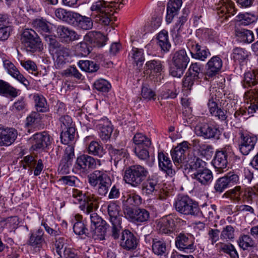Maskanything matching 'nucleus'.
I'll list each match as a JSON object with an SVG mask.
<instances>
[{"mask_svg":"<svg viewBox=\"0 0 258 258\" xmlns=\"http://www.w3.org/2000/svg\"><path fill=\"white\" fill-rule=\"evenodd\" d=\"M182 0H170L167 4L166 21L170 23L174 17L178 14L182 6Z\"/></svg>","mask_w":258,"mask_h":258,"instance_id":"nucleus-27","label":"nucleus"},{"mask_svg":"<svg viewBox=\"0 0 258 258\" xmlns=\"http://www.w3.org/2000/svg\"><path fill=\"white\" fill-rule=\"evenodd\" d=\"M120 211V207L116 202H110L107 206L109 221L111 224V234L115 239L118 238L122 229V216L119 214Z\"/></svg>","mask_w":258,"mask_h":258,"instance_id":"nucleus-5","label":"nucleus"},{"mask_svg":"<svg viewBox=\"0 0 258 258\" xmlns=\"http://www.w3.org/2000/svg\"><path fill=\"white\" fill-rule=\"evenodd\" d=\"M227 153L225 150L217 151L212 164L215 169L219 172H223L227 166Z\"/></svg>","mask_w":258,"mask_h":258,"instance_id":"nucleus-24","label":"nucleus"},{"mask_svg":"<svg viewBox=\"0 0 258 258\" xmlns=\"http://www.w3.org/2000/svg\"><path fill=\"white\" fill-rule=\"evenodd\" d=\"M70 196L72 198V202L75 204H80L82 201H86L87 197L82 193V191L77 188H73Z\"/></svg>","mask_w":258,"mask_h":258,"instance_id":"nucleus-60","label":"nucleus"},{"mask_svg":"<svg viewBox=\"0 0 258 258\" xmlns=\"http://www.w3.org/2000/svg\"><path fill=\"white\" fill-rule=\"evenodd\" d=\"M74 156V147L71 145L68 146L65 149L64 155L60 161V165H63L65 169L69 167Z\"/></svg>","mask_w":258,"mask_h":258,"instance_id":"nucleus-40","label":"nucleus"},{"mask_svg":"<svg viewBox=\"0 0 258 258\" xmlns=\"http://www.w3.org/2000/svg\"><path fill=\"white\" fill-rule=\"evenodd\" d=\"M106 226L107 224L106 225H101L99 227L96 226L90 228L91 236L95 240L104 239L107 229Z\"/></svg>","mask_w":258,"mask_h":258,"instance_id":"nucleus-45","label":"nucleus"},{"mask_svg":"<svg viewBox=\"0 0 258 258\" xmlns=\"http://www.w3.org/2000/svg\"><path fill=\"white\" fill-rule=\"evenodd\" d=\"M175 210L179 213L186 216H198L200 209L198 203L187 196H179L174 203Z\"/></svg>","mask_w":258,"mask_h":258,"instance_id":"nucleus-4","label":"nucleus"},{"mask_svg":"<svg viewBox=\"0 0 258 258\" xmlns=\"http://www.w3.org/2000/svg\"><path fill=\"white\" fill-rule=\"evenodd\" d=\"M60 139L61 143L67 145L72 142L75 138L76 130L74 127H69L66 130H61Z\"/></svg>","mask_w":258,"mask_h":258,"instance_id":"nucleus-47","label":"nucleus"},{"mask_svg":"<svg viewBox=\"0 0 258 258\" xmlns=\"http://www.w3.org/2000/svg\"><path fill=\"white\" fill-rule=\"evenodd\" d=\"M203 216L206 217L207 218H213L216 214V206L215 205H206L202 208V210L200 211Z\"/></svg>","mask_w":258,"mask_h":258,"instance_id":"nucleus-63","label":"nucleus"},{"mask_svg":"<svg viewBox=\"0 0 258 258\" xmlns=\"http://www.w3.org/2000/svg\"><path fill=\"white\" fill-rule=\"evenodd\" d=\"M88 152L89 154L98 157H102L106 152L101 144L97 141H91L88 147Z\"/></svg>","mask_w":258,"mask_h":258,"instance_id":"nucleus-37","label":"nucleus"},{"mask_svg":"<svg viewBox=\"0 0 258 258\" xmlns=\"http://www.w3.org/2000/svg\"><path fill=\"white\" fill-rule=\"evenodd\" d=\"M222 64L221 58L218 56L212 57L207 64L206 77L212 78L216 75L221 69Z\"/></svg>","mask_w":258,"mask_h":258,"instance_id":"nucleus-23","label":"nucleus"},{"mask_svg":"<svg viewBox=\"0 0 258 258\" xmlns=\"http://www.w3.org/2000/svg\"><path fill=\"white\" fill-rule=\"evenodd\" d=\"M163 62L159 59L147 61L144 67V73H159L163 69Z\"/></svg>","mask_w":258,"mask_h":258,"instance_id":"nucleus-34","label":"nucleus"},{"mask_svg":"<svg viewBox=\"0 0 258 258\" xmlns=\"http://www.w3.org/2000/svg\"><path fill=\"white\" fill-rule=\"evenodd\" d=\"M124 213L125 217L133 222L142 223L147 221L150 218L149 212L145 209L126 208Z\"/></svg>","mask_w":258,"mask_h":258,"instance_id":"nucleus-11","label":"nucleus"},{"mask_svg":"<svg viewBox=\"0 0 258 258\" xmlns=\"http://www.w3.org/2000/svg\"><path fill=\"white\" fill-rule=\"evenodd\" d=\"M243 196L247 202L256 201L258 199V185L247 188L244 190Z\"/></svg>","mask_w":258,"mask_h":258,"instance_id":"nucleus-57","label":"nucleus"},{"mask_svg":"<svg viewBox=\"0 0 258 258\" xmlns=\"http://www.w3.org/2000/svg\"><path fill=\"white\" fill-rule=\"evenodd\" d=\"M216 10L221 23L227 21L236 13L234 3L231 0H220L216 5Z\"/></svg>","mask_w":258,"mask_h":258,"instance_id":"nucleus-8","label":"nucleus"},{"mask_svg":"<svg viewBox=\"0 0 258 258\" xmlns=\"http://www.w3.org/2000/svg\"><path fill=\"white\" fill-rule=\"evenodd\" d=\"M191 177L204 185L209 184L213 180L212 172L207 168L199 172H195L192 174Z\"/></svg>","mask_w":258,"mask_h":258,"instance_id":"nucleus-28","label":"nucleus"},{"mask_svg":"<svg viewBox=\"0 0 258 258\" xmlns=\"http://www.w3.org/2000/svg\"><path fill=\"white\" fill-rule=\"evenodd\" d=\"M189 144L183 141L178 144L171 151L172 158L174 163H181L185 159L186 152L189 149Z\"/></svg>","mask_w":258,"mask_h":258,"instance_id":"nucleus-19","label":"nucleus"},{"mask_svg":"<svg viewBox=\"0 0 258 258\" xmlns=\"http://www.w3.org/2000/svg\"><path fill=\"white\" fill-rule=\"evenodd\" d=\"M243 193L244 190L241 189V187L236 186L234 188L227 191L225 194L230 200L239 202L242 198L244 199V197L243 196Z\"/></svg>","mask_w":258,"mask_h":258,"instance_id":"nucleus-49","label":"nucleus"},{"mask_svg":"<svg viewBox=\"0 0 258 258\" xmlns=\"http://www.w3.org/2000/svg\"><path fill=\"white\" fill-rule=\"evenodd\" d=\"M158 159L160 169L168 176L174 175L175 171L172 168V163L168 154L163 152H159Z\"/></svg>","mask_w":258,"mask_h":258,"instance_id":"nucleus-21","label":"nucleus"},{"mask_svg":"<svg viewBox=\"0 0 258 258\" xmlns=\"http://www.w3.org/2000/svg\"><path fill=\"white\" fill-rule=\"evenodd\" d=\"M220 251L228 254L231 258H239V255L235 247L231 243H220Z\"/></svg>","mask_w":258,"mask_h":258,"instance_id":"nucleus-50","label":"nucleus"},{"mask_svg":"<svg viewBox=\"0 0 258 258\" xmlns=\"http://www.w3.org/2000/svg\"><path fill=\"white\" fill-rule=\"evenodd\" d=\"M244 103L245 108H247L248 113H253L258 110V88L250 89L244 94Z\"/></svg>","mask_w":258,"mask_h":258,"instance_id":"nucleus-14","label":"nucleus"},{"mask_svg":"<svg viewBox=\"0 0 258 258\" xmlns=\"http://www.w3.org/2000/svg\"><path fill=\"white\" fill-rule=\"evenodd\" d=\"M186 162H188L191 169L195 170V172H199L207 168V163L202 159L195 156L189 158Z\"/></svg>","mask_w":258,"mask_h":258,"instance_id":"nucleus-44","label":"nucleus"},{"mask_svg":"<svg viewBox=\"0 0 258 258\" xmlns=\"http://www.w3.org/2000/svg\"><path fill=\"white\" fill-rule=\"evenodd\" d=\"M85 38L90 43H96L99 46L104 45L107 40L106 37L101 33L95 31L89 32L85 35Z\"/></svg>","mask_w":258,"mask_h":258,"instance_id":"nucleus-36","label":"nucleus"},{"mask_svg":"<svg viewBox=\"0 0 258 258\" xmlns=\"http://www.w3.org/2000/svg\"><path fill=\"white\" fill-rule=\"evenodd\" d=\"M106 148L115 166H117L119 162L124 163L128 158V154L125 149H116L110 144L107 145Z\"/></svg>","mask_w":258,"mask_h":258,"instance_id":"nucleus-18","label":"nucleus"},{"mask_svg":"<svg viewBox=\"0 0 258 258\" xmlns=\"http://www.w3.org/2000/svg\"><path fill=\"white\" fill-rule=\"evenodd\" d=\"M159 180L155 175L149 177L142 186V191L144 194L147 196L156 194L159 188Z\"/></svg>","mask_w":258,"mask_h":258,"instance_id":"nucleus-22","label":"nucleus"},{"mask_svg":"<svg viewBox=\"0 0 258 258\" xmlns=\"http://www.w3.org/2000/svg\"><path fill=\"white\" fill-rule=\"evenodd\" d=\"M238 181V175L230 172L216 181L214 188L216 192L221 193L229 186L237 183Z\"/></svg>","mask_w":258,"mask_h":258,"instance_id":"nucleus-9","label":"nucleus"},{"mask_svg":"<svg viewBox=\"0 0 258 258\" xmlns=\"http://www.w3.org/2000/svg\"><path fill=\"white\" fill-rule=\"evenodd\" d=\"M196 134L205 139L218 138L220 135L218 128L212 124L207 123H200L196 125L195 128Z\"/></svg>","mask_w":258,"mask_h":258,"instance_id":"nucleus-10","label":"nucleus"},{"mask_svg":"<svg viewBox=\"0 0 258 258\" xmlns=\"http://www.w3.org/2000/svg\"><path fill=\"white\" fill-rule=\"evenodd\" d=\"M133 141L136 146L150 147L151 144L150 139L142 133L136 134Z\"/></svg>","mask_w":258,"mask_h":258,"instance_id":"nucleus-52","label":"nucleus"},{"mask_svg":"<svg viewBox=\"0 0 258 258\" xmlns=\"http://www.w3.org/2000/svg\"><path fill=\"white\" fill-rule=\"evenodd\" d=\"M130 55L133 61V63L140 69L145 60L144 52L142 49L137 48H133L131 52Z\"/></svg>","mask_w":258,"mask_h":258,"instance_id":"nucleus-38","label":"nucleus"},{"mask_svg":"<svg viewBox=\"0 0 258 258\" xmlns=\"http://www.w3.org/2000/svg\"><path fill=\"white\" fill-rule=\"evenodd\" d=\"M238 138V146L240 152L244 155H248L253 150L257 142L256 136L240 131Z\"/></svg>","mask_w":258,"mask_h":258,"instance_id":"nucleus-7","label":"nucleus"},{"mask_svg":"<svg viewBox=\"0 0 258 258\" xmlns=\"http://www.w3.org/2000/svg\"><path fill=\"white\" fill-rule=\"evenodd\" d=\"M32 40L33 41L29 42L27 44L23 45L26 50L31 52L41 51L43 48V45L38 35L35 37L34 40Z\"/></svg>","mask_w":258,"mask_h":258,"instance_id":"nucleus-48","label":"nucleus"},{"mask_svg":"<svg viewBox=\"0 0 258 258\" xmlns=\"http://www.w3.org/2000/svg\"><path fill=\"white\" fill-rule=\"evenodd\" d=\"M75 13V12L67 11L62 8H58L55 11V15L58 19L69 24L73 22Z\"/></svg>","mask_w":258,"mask_h":258,"instance_id":"nucleus-42","label":"nucleus"},{"mask_svg":"<svg viewBox=\"0 0 258 258\" xmlns=\"http://www.w3.org/2000/svg\"><path fill=\"white\" fill-rule=\"evenodd\" d=\"M56 48L55 52L56 59L55 65L56 67L60 68L61 65L65 63L69 53L68 49L64 47L58 46Z\"/></svg>","mask_w":258,"mask_h":258,"instance_id":"nucleus-41","label":"nucleus"},{"mask_svg":"<svg viewBox=\"0 0 258 258\" xmlns=\"http://www.w3.org/2000/svg\"><path fill=\"white\" fill-rule=\"evenodd\" d=\"M3 63L5 68L10 75L18 80L26 87L29 85V81L20 73L12 62L9 60H5L3 61Z\"/></svg>","mask_w":258,"mask_h":258,"instance_id":"nucleus-26","label":"nucleus"},{"mask_svg":"<svg viewBox=\"0 0 258 258\" xmlns=\"http://www.w3.org/2000/svg\"><path fill=\"white\" fill-rule=\"evenodd\" d=\"M92 16L94 17L95 21L100 24L108 25L111 18V7L109 2L103 0L94 3L91 7Z\"/></svg>","mask_w":258,"mask_h":258,"instance_id":"nucleus-3","label":"nucleus"},{"mask_svg":"<svg viewBox=\"0 0 258 258\" xmlns=\"http://www.w3.org/2000/svg\"><path fill=\"white\" fill-rule=\"evenodd\" d=\"M247 57L246 52L242 48H235L233 49L232 58L239 62H243Z\"/></svg>","mask_w":258,"mask_h":258,"instance_id":"nucleus-61","label":"nucleus"},{"mask_svg":"<svg viewBox=\"0 0 258 258\" xmlns=\"http://www.w3.org/2000/svg\"><path fill=\"white\" fill-rule=\"evenodd\" d=\"M0 94L16 97L18 96V91L8 83L0 80Z\"/></svg>","mask_w":258,"mask_h":258,"instance_id":"nucleus-46","label":"nucleus"},{"mask_svg":"<svg viewBox=\"0 0 258 258\" xmlns=\"http://www.w3.org/2000/svg\"><path fill=\"white\" fill-rule=\"evenodd\" d=\"M37 36L36 33L32 29H26L24 30L21 35L20 40L23 45L27 44L28 42L34 40Z\"/></svg>","mask_w":258,"mask_h":258,"instance_id":"nucleus-56","label":"nucleus"},{"mask_svg":"<svg viewBox=\"0 0 258 258\" xmlns=\"http://www.w3.org/2000/svg\"><path fill=\"white\" fill-rule=\"evenodd\" d=\"M138 245V239L128 230H124L121 233L120 245L123 249L130 250L136 248Z\"/></svg>","mask_w":258,"mask_h":258,"instance_id":"nucleus-16","label":"nucleus"},{"mask_svg":"<svg viewBox=\"0 0 258 258\" xmlns=\"http://www.w3.org/2000/svg\"><path fill=\"white\" fill-rule=\"evenodd\" d=\"M33 98L37 112H45L48 111L46 100L45 97L39 94H34Z\"/></svg>","mask_w":258,"mask_h":258,"instance_id":"nucleus-39","label":"nucleus"},{"mask_svg":"<svg viewBox=\"0 0 258 258\" xmlns=\"http://www.w3.org/2000/svg\"><path fill=\"white\" fill-rule=\"evenodd\" d=\"M141 95L144 99L151 100L155 99L156 94L155 92L149 87V85L145 84L142 86Z\"/></svg>","mask_w":258,"mask_h":258,"instance_id":"nucleus-64","label":"nucleus"},{"mask_svg":"<svg viewBox=\"0 0 258 258\" xmlns=\"http://www.w3.org/2000/svg\"><path fill=\"white\" fill-rule=\"evenodd\" d=\"M34 28L41 33H50V29L47 22L43 19H37L33 22Z\"/></svg>","mask_w":258,"mask_h":258,"instance_id":"nucleus-51","label":"nucleus"},{"mask_svg":"<svg viewBox=\"0 0 258 258\" xmlns=\"http://www.w3.org/2000/svg\"><path fill=\"white\" fill-rule=\"evenodd\" d=\"M97 127L99 130V136L103 141H107L110 138L113 131L112 125L106 118H102L98 121Z\"/></svg>","mask_w":258,"mask_h":258,"instance_id":"nucleus-20","label":"nucleus"},{"mask_svg":"<svg viewBox=\"0 0 258 258\" xmlns=\"http://www.w3.org/2000/svg\"><path fill=\"white\" fill-rule=\"evenodd\" d=\"M174 220L170 216L161 218L158 222V227L160 233L170 234L174 230Z\"/></svg>","mask_w":258,"mask_h":258,"instance_id":"nucleus-29","label":"nucleus"},{"mask_svg":"<svg viewBox=\"0 0 258 258\" xmlns=\"http://www.w3.org/2000/svg\"><path fill=\"white\" fill-rule=\"evenodd\" d=\"M238 243L239 247L243 250L253 247L255 244L254 241L248 235H243L240 236L238 240Z\"/></svg>","mask_w":258,"mask_h":258,"instance_id":"nucleus-55","label":"nucleus"},{"mask_svg":"<svg viewBox=\"0 0 258 258\" xmlns=\"http://www.w3.org/2000/svg\"><path fill=\"white\" fill-rule=\"evenodd\" d=\"M112 184L110 177L97 184V194L100 196H106Z\"/></svg>","mask_w":258,"mask_h":258,"instance_id":"nucleus-58","label":"nucleus"},{"mask_svg":"<svg viewBox=\"0 0 258 258\" xmlns=\"http://www.w3.org/2000/svg\"><path fill=\"white\" fill-rule=\"evenodd\" d=\"M203 66L201 64L197 62L192 63L188 69V72L187 73L195 78L198 79L203 75Z\"/></svg>","mask_w":258,"mask_h":258,"instance_id":"nucleus-59","label":"nucleus"},{"mask_svg":"<svg viewBox=\"0 0 258 258\" xmlns=\"http://www.w3.org/2000/svg\"><path fill=\"white\" fill-rule=\"evenodd\" d=\"M43 235L44 231L40 228L31 232L30 234L29 239L27 242V244L37 250H40L45 244Z\"/></svg>","mask_w":258,"mask_h":258,"instance_id":"nucleus-17","label":"nucleus"},{"mask_svg":"<svg viewBox=\"0 0 258 258\" xmlns=\"http://www.w3.org/2000/svg\"><path fill=\"white\" fill-rule=\"evenodd\" d=\"M71 24L84 30H90L92 29L93 26V22L91 18L82 16L77 13H75L73 22Z\"/></svg>","mask_w":258,"mask_h":258,"instance_id":"nucleus-25","label":"nucleus"},{"mask_svg":"<svg viewBox=\"0 0 258 258\" xmlns=\"http://www.w3.org/2000/svg\"><path fill=\"white\" fill-rule=\"evenodd\" d=\"M235 35L240 41L243 43H250L254 40L253 33L249 30L236 27Z\"/></svg>","mask_w":258,"mask_h":258,"instance_id":"nucleus-32","label":"nucleus"},{"mask_svg":"<svg viewBox=\"0 0 258 258\" xmlns=\"http://www.w3.org/2000/svg\"><path fill=\"white\" fill-rule=\"evenodd\" d=\"M78 65L82 70L89 73L95 72L99 69L96 63L89 60H80Z\"/></svg>","mask_w":258,"mask_h":258,"instance_id":"nucleus-54","label":"nucleus"},{"mask_svg":"<svg viewBox=\"0 0 258 258\" xmlns=\"http://www.w3.org/2000/svg\"><path fill=\"white\" fill-rule=\"evenodd\" d=\"M157 44L161 48L162 51L167 52L171 48V44L168 38V33L166 30H162L159 33L157 37Z\"/></svg>","mask_w":258,"mask_h":258,"instance_id":"nucleus-35","label":"nucleus"},{"mask_svg":"<svg viewBox=\"0 0 258 258\" xmlns=\"http://www.w3.org/2000/svg\"><path fill=\"white\" fill-rule=\"evenodd\" d=\"M185 49H182L176 51L172 54L170 74L174 77L180 78L183 74L189 62Z\"/></svg>","mask_w":258,"mask_h":258,"instance_id":"nucleus-2","label":"nucleus"},{"mask_svg":"<svg viewBox=\"0 0 258 258\" xmlns=\"http://www.w3.org/2000/svg\"><path fill=\"white\" fill-rule=\"evenodd\" d=\"M97 164L101 165L100 160L87 154H82L77 158L74 169L79 173L86 174L90 170L95 169Z\"/></svg>","mask_w":258,"mask_h":258,"instance_id":"nucleus-6","label":"nucleus"},{"mask_svg":"<svg viewBox=\"0 0 258 258\" xmlns=\"http://www.w3.org/2000/svg\"><path fill=\"white\" fill-rule=\"evenodd\" d=\"M109 177L106 171L99 170L94 171L88 176L89 183L93 187L96 186L97 184Z\"/></svg>","mask_w":258,"mask_h":258,"instance_id":"nucleus-30","label":"nucleus"},{"mask_svg":"<svg viewBox=\"0 0 258 258\" xmlns=\"http://www.w3.org/2000/svg\"><path fill=\"white\" fill-rule=\"evenodd\" d=\"M152 249L153 253L158 256H166L168 254L166 243L163 239L153 238Z\"/></svg>","mask_w":258,"mask_h":258,"instance_id":"nucleus-31","label":"nucleus"},{"mask_svg":"<svg viewBox=\"0 0 258 258\" xmlns=\"http://www.w3.org/2000/svg\"><path fill=\"white\" fill-rule=\"evenodd\" d=\"M94 86L97 90L103 92H108L111 88L110 84L104 79L97 80L94 83Z\"/></svg>","mask_w":258,"mask_h":258,"instance_id":"nucleus-62","label":"nucleus"},{"mask_svg":"<svg viewBox=\"0 0 258 258\" xmlns=\"http://www.w3.org/2000/svg\"><path fill=\"white\" fill-rule=\"evenodd\" d=\"M32 149L38 150L47 147L50 145L51 140L49 135L45 132L36 133L30 138Z\"/></svg>","mask_w":258,"mask_h":258,"instance_id":"nucleus-12","label":"nucleus"},{"mask_svg":"<svg viewBox=\"0 0 258 258\" xmlns=\"http://www.w3.org/2000/svg\"><path fill=\"white\" fill-rule=\"evenodd\" d=\"M258 84V70L248 71L244 74L242 82L244 88L254 86Z\"/></svg>","mask_w":258,"mask_h":258,"instance_id":"nucleus-33","label":"nucleus"},{"mask_svg":"<svg viewBox=\"0 0 258 258\" xmlns=\"http://www.w3.org/2000/svg\"><path fill=\"white\" fill-rule=\"evenodd\" d=\"M18 136L14 128L5 127L0 124V146H8L12 144Z\"/></svg>","mask_w":258,"mask_h":258,"instance_id":"nucleus-13","label":"nucleus"},{"mask_svg":"<svg viewBox=\"0 0 258 258\" xmlns=\"http://www.w3.org/2000/svg\"><path fill=\"white\" fill-rule=\"evenodd\" d=\"M237 20L240 25L247 26L255 22L257 17L254 14L251 13H240L237 16Z\"/></svg>","mask_w":258,"mask_h":258,"instance_id":"nucleus-43","label":"nucleus"},{"mask_svg":"<svg viewBox=\"0 0 258 258\" xmlns=\"http://www.w3.org/2000/svg\"><path fill=\"white\" fill-rule=\"evenodd\" d=\"M41 120V114L38 112H32L26 118V125L29 127H35Z\"/></svg>","mask_w":258,"mask_h":258,"instance_id":"nucleus-53","label":"nucleus"},{"mask_svg":"<svg viewBox=\"0 0 258 258\" xmlns=\"http://www.w3.org/2000/svg\"><path fill=\"white\" fill-rule=\"evenodd\" d=\"M175 245L178 249L186 252H191L195 250L192 238L182 233L176 237Z\"/></svg>","mask_w":258,"mask_h":258,"instance_id":"nucleus-15","label":"nucleus"},{"mask_svg":"<svg viewBox=\"0 0 258 258\" xmlns=\"http://www.w3.org/2000/svg\"><path fill=\"white\" fill-rule=\"evenodd\" d=\"M148 174V169L144 166L139 164L133 165L125 169L123 179L126 184L136 187L141 184Z\"/></svg>","mask_w":258,"mask_h":258,"instance_id":"nucleus-1","label":"nucleus"}]
</instances>
